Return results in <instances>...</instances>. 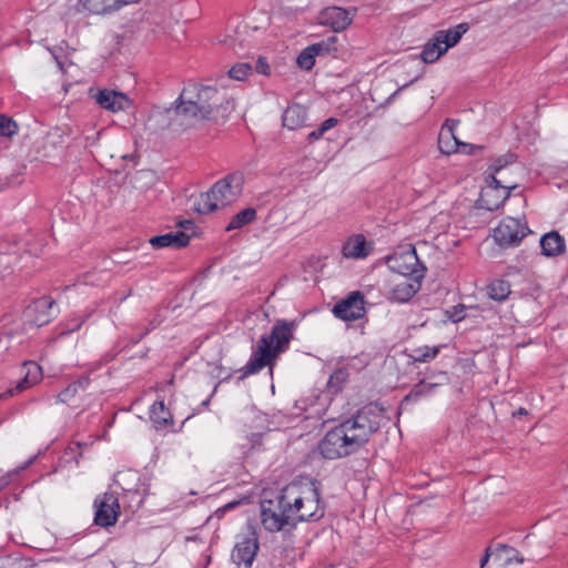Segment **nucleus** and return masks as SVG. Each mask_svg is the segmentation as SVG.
Masks as SVG:
<instances>
[{"label": "nucleus", "mask_w": 568, "mask_h": 568, "mask_svg": "<svg viewBox=\"0 0 568 568\" xmlns=\"http://www.w3.org/2000/svg\"><path fill=\"white\" fill-rule=\"evenodd\" d=\"M337 40H338L337 37L332 36L326 40H323L321 42L310 45L308 51L314 52L315 55H321V54L329 53L333 51H337V48H336Z\"/></svg>", "instance_id": "nucleus-33"}, {"label": "nucleus", "mask_w": 568, "mask_h": 568, "mask_svg": "<svg viewBox=\"0 0 568 568\" xmlns=\"http://www.w3.org/2000/svg\"><path fill=\"white\" fill-rule=\"evenodd\" d=\"M336 124H337V119H335V118L326 119L317 129H315L308 133L307 140L310 142L320 140L325 134V132L333 129Z\"/></svg>", "instance_id": "nucleus-35"}, {"label": "nucleus", "mask_w": 568, "mask_h": 568, "mask_svg": "<svg viewBox=\"0 0 568 568\" xmlns=\"http://www.w3.org/2000/svg\"><path fill=\"white\" fill-rule=\"evenodd\" d=\"M443 42L436 41V33L434 37L425 44L424 50L420 54L422 60L426 63H433L437 61L446 51L443 50Z\"/></svg>", "instance_id": "nucleus-31"}, {"label": "nucleus", "mask_w": 568, "mask_h": 568, "mask_svg": "<svg viewBox=\"0 0 568 568\" xmlns=\"http://www.w3.org/2000/svg\"><path fill=\"white\" fill-rule=\"evenodd\" d=\"M150 477L144 474H140L136 470H125L119 471L115 475L114 483L120 486L123 491H130L134 488H140V486H150Z\"/></svg>", "instance_id": "nucleus-20"}, {"label": "nucleus", "mask_w": 568, "mask_h": 568, "mask_svg": "<svg viewBox=\"0 0 568 568\" xmlns=\"http://www.w3.org/2000/svg\"><path fill=\"white\" fill-rule=\"evenodd\" d=\"M367 254L366 241L363 235L351 237L343 245V255L347 258H363Z\"/></svg>", "instance_id": "nucleus-25"}, {"label": "nucleus", "mask_w": 568, "mask_h": 568, "mask_svg": "<svg viewBox=\"0 0 568 568\" xmlns=\"http://www.w3.org/2000/svg\"><path fill=\"white\" fill-rule=\"evenodd\" d=\"M201 111L202 109H163L166 118H171L172 114L180 118L197 116Z\"/></svg>", "instance_id": "nucleus-42"}, {"label": "nucleus", "mask_w": 568, "mask_h": 568, "mask_svg": "<svg viewBox=\"0 0 568 568\" xmlns=\"http://www.w3.org/2000/svg\"><path fill=\"white\" fill-rule=\"evenodd\" d=\"M341 7H328L321 11L318 21L321 24L332 28L335 32L344 31L353 21L355 13Z\"/></svg>", "instance_id": "nucleus-14"}, {"label": "nucleus", "mask_w": 568, "mask_h": 568, "mask_svg": "<svg viewBox=\"0 0 568 568\" xmlns=\"http://www.w3.org/2000/svg\"><path fill=\"white\" fill-rule=\"evenodd\" d=\"M292 494L290 490V485H286L280 490L276 491H270L264 493V496L261 500L262 507H271L275 513H284V515H290L291 518H293V510L288 509L291 508V503H293L294 507L297 508L295 503H298L297 499L292 498Z\"/></svg>", "instance_id": "nucleus-13"}, {"label": "nucleus", "mask_w": 568, "mask_h": 568, "mask_svg": "<svg viewBox=\"0 0 568 568\" xmlns=\"http://www.w3.org/2000/svg\"><path fill=\"white\" fill-rule=\"evenodd\" d=\"M18 132L17 122L6 114L0 113V135L11 138Z\"/></svg>", "instance_id": "nucleus-34"}, {"label": "nucleus", "mask_w": 568, "mask_h": 568, "mask_svg": "<svg viewBox=\"0 0 568 568\" xmlns=\"http://www.w3.org/2000/svg\"><path fill=\"white\" fill-rule=\"evenodd\" d=\"M387 265L390 271L398 274L397 277L424 280L427 270L418 260L415 247L390 255Z\"/></svg>", "instance_id": "nucleus-6"}, {"label": "nucleus", "mask_w": 568, "mask_h": 568, "mask_svg": "<svg viewBox=\"0 0 568 568\" xmlns=\"http://www.w3.org/2000/svg\"><path fill=\"white\" fill-rule=\"evenodd\" d=\"M209 404H210V397H209V398H206L205 400H203V402L201 403V405H202L203 407H207V406H209Z\"/></svg>", "instance_id": "nucleus-51"}, {"label": "nucleus", "mask_w": 568, "mask_h": 568, "mask_svg": "<svg viewBox=\"0 0 568 568\" xmlns=\"http://www.w3.org/2000/svg\"><path fill=\"white\" fill-rule=\"evenodd\" d=\"M467 30L468 26L466 23H460L449 30H439L436 32V41L443 42V50L447 51L459 42L462 36L466 33Z\"/></svg>", "instance_id": "nucleus-23"}, {"label": "nucleus", "mask_w": 568, "mask_h": 568, "mask_svg": "<svg viewBox=\"0 0 568 568\" xmlns=\"http://www.w3.org/2000/svg\"><path fill=\"white\" fill-rule=\"evenodd\" d=\"M150 486H140L130 491H123L121 496L122 504L128 507L132 513L140 509L148 496Z\"/></svg>", "instance_id": "nucleus-24"}, {"label": "nucleus", "mask_w": 568, "mask_h": 568, "mask_svg": "<svg viewBox=\"0 0 568 568\" xmlns=\"http://www.w3.org/2000/svg\"><path fill=\"white\" fill-rule=\"evenodd\" d=\"M150 418L156 428H163L173 424L172 414L166 409L164 402H155L150 408Z\"/></svg>", "instance_id": "nucleus-28"}, {"label": "nucleus", "mask_w": 568, "mask_h": 568, "mask_svg": "<svg viewBox=\"0 0 568 568\" xmlns=\"http://www.w3.org/2000/svg\"><path fill=\"white\" fill-rule=\"evenodd\" d=\"M258 549V534L256 529L250 525L247 531L241 535L235 542L231 552V560L239 568H252Z\"/></svg>", "instance_id": "nucleus-7"}, {"label": "nucleus", "mask_w": 568, "mask_h": 568, "mask_svg": "<svg viewBox=\"0 0 568 568\" xmlns=\"http://www.w3.org/2000/svg\"><path fill=\"white\" fill-rule=\"evenodd\" d=\"M486 291L489 298L504 302L510 294V284L505 280H494L487 285Z\"/></svg>", "instance_id": "nucleus-30"}, {"label": "nucleus", "mask_w": 568, "mask_h": 568, "mask_svg": "<svg viewBox=\"0 0 568 568\" xmlns=\"http://www.w3.org/2000/svg\"><path fill=\"white\" fill-rule=\"evenodd\" d=\"M516 160H517V154L513 153V152H507V153L498 156L497 159H495L493 164L489 166V170L491 171V174H490L491 183L495 184V187L500 186L499 181L496 179L495 174H497L499 171H501L507 165L516 162Z\"/></svg>", "instance_id": "nucleus-32"}, {"label": "nucleus", "mask_w": 568, "mask_h": 568, "mask_svg": "<svg viewBox=\"0 0 568 568\" xmlns=\"http://www.w3.org/2000/svg\"><path fill=\"white\" fill-rule=\"evenodd\" d=\"M306 109H284L282 124L288 130H296L306 125Z\"/></svg>", "instance_id": "nucleus-26"}, {"label": "nucleus", "mask_w": 568, "mask_h": 568, "mask_svg": "<svg viewBox=\"0 0 568 568\" xmlns=\"http://www.w3.org/2000/svg\"><path fill=\"white\" fill-rule=\"evenodd\" d=\"M438 387L436 383H427L425 381H420L415 384L410 392L404 397L403 405L408 403H417L424 397L432 395L435 389Z\"/></svg>", "instance_id": "nucleus-27"}, {"label": "nucleus", "mask_w": 568, "mask_h": 568, "mask_svg": "<svg viewBox=\"0 0 568 568\" xmlns=\"http://www.w3.org/2000/svg\"><path fill=\"white\" fill-rule=\"evenodd\" d=\"M77 388L80 390H85L89 385H90V377L89 375H83L81 376L80 378H78L77 381L72 382Z\"/></svg>", "instance_id": "nucleus-45"}, {"label": "nucleus", "mask_w": 568, "mask_h": 568, "mask_svg": "<svg viewBox=\"0 0 568 568\" xmlns=\"http://www.w3.org/2000/svg\"><path fill=\"white\" fill-rule=\"evenodd\" d=\"M438 353H439V348L436 346H434V347L424 346V347H420L415 351L414 358L417 362L427 363V362L434 359Z\"/></svg>", "instance_id": "nucleus-37"}, {"label": "nucleus", "mask_w": 568, "mask_h": 568, "mask_svg": "<svg viewBox=\"0 0 568 568\" xmlns=\"http://www.w3.org/2000/svg\"><path fill=\"white\" fill-rule=\"evenodd\" d=\"M79 393V389L73 383H70L58 395L59 403H69Z\"/></svg>", "instance_id": "nucleus-43"}, {"label": "nucleus", "mask_w": 568, "mask_h": 568, "mask_svg": "<svg viewBox=\"0 0 568 568\" xmlns=\"http://www.w3.org/2000/svg\"><path fill=\"white\" fill-rule=\"evenodd\" d=\"M97 508L94 514V523L101 527H110L116 523L120 504L119 498L113 493H104L94 500Z\"/></svg>", "instance_id": "nucleus-12"}, {"label": "nucleus", "mask_w": 568, "mask_h": 568, "mask_svg": "<svg viewBox=\"0 0 568 568\" xmlns=\"http://www.w3.org/2000/svg\"><path fill=\"white\" fill-rule=\"evenodd\" d=\"M530 233L526 222L507 216L494 229V240L504 247L517 246Z\"/></svg>", "instance_id": "nucleus-8"}, {"label": "nucleus", "mask_w": 568, "mask_h": 568, "mask_svg": "<svg viewBox=\"0 0 568 568\" xmlns=\"http://www.w3.org/2000/svg\"><path fill=\"white\" fill-rule=\"evenodd\" d=\"M139 1L140 0H80V3L92 13L105 14Z\"/></svg>", "instance_id": "nucleus-18"}, {"label": "nucleus", "mask_w": 568, "mask_h": 568, "mask_svg": "<svg viewBox=\"0 0 568 568\" xmlns=\"http://www.w3.org/2000/svg\"><path fill=\"white\" fill-rule=\"evenodd\" d=\"M540 246L545 256H556L565 251V239L558 232L551 231L541 236Z\"/></svg>", "instance_id": "nucleus-22"}, {"label": "nucleus", "mask_w": 568, "mask_h": 568, "mask_svg": "<svg viewBox=\"0 0 568 568\" xmlns=\"http://www.w3.org/2000/svg\"><path fill=\"white\" fill-rule=\"evenodd\" d=\"M422 282L423 280L405 276L396 277L390 282L385 298L393 304H405L419 292Z\"/></svg>", "instance_id": "nucleus-11"}, {"label": "nucleus", "mask_w": 568, "mask_h": 568, "mask_svg": "<svg viewBox=\"0 0 568 568\" xmlns=\"http://www.w3.org/2000/svg\"><path fill=\"white\" fill-rule=\"evenodd\" d=\"M110 110H111L112 112H116V111H119L120 109L112 108V109H110Z\"/></svg>", "instance_id": "nucleus-55"}, {"label": "nucleus", "mask_w": 568, "mask_h": 568, "mask_svg": "<svg viewBox=\"0 0 568 568\" xmlns=\"http://www.w3.org/2000/svg\"><path fill=\"white\" fill-rule=\"evenodd\" d=\"M314 62L315 54L314 52L308 51V47L304 49L297 57V64L304 70H310L314 65Z\"/></svg>", "instance_id": "nucleus-40"}, {"label": "nucleus", "mask_w": 568, "mask_h": 568, "mask_svg": "<svg viewBox=\"0 0 568 568\" xmlns=\"http://www.w3.org/2000/svg\"><path fill=\"white\" fill-rule=\"evenodd\" d=\"M237 503H229L225 508H233Z\"/></svg>", "instance_id": "nucleus-52"}, {"label": "nucleus", "mask_w": 568, "mask_h": 568, "mask_svg": "<svg viewBox=\"0 0 568 568\" xmlns=\"http://www.w3.org/2000/svg\"><path fill=\"white\" fill-rule=\"evenodd\" d=\"M483 207H485L486 210L488 211H493L494 209H497L499 206V204H495L494 206L493 205H481Z\"/></svg>", "instance_id": "nucleus-50"}, {"label": "nucleus", "mask_w": 568, "mask_h": 568, "mask_svg": "<svg viewBox=\"0 0 568 568\" xmlns=\"http://www.w3.org/2000/svg\"><path fill=\"white\" fill-rule=\"evenodd\" d=\"M88 94L97 104L101 106H125L138 103L128 94L115 90H94L93 88H91L88 91Z\"/></svg>", "instance_id": "nucleus-16"}, {"label": "nucleus", "mask_w": 568, "mask_h": 568, "mask_svg": "<svg viewBox=\"0 0 568 568\" xmlns=\"http://www.w3.org/2000/svg\"><path fill=\"white\" fill-rule=\"evenodd\" d=\"M244 175L240 171L229 173L215 182L211 189L201 193L194 202V210L201 214L211 213L235 202L242 194Z\"/></svg>", "instance_id": "nucleus-3"}, {"label": "nucleus", "mask_w": 568, "mask_h": 568, "mask_svg": "<svg viewBox=\"0 0 568 568\" xmlns=\"http://www.w3.org/2000/svg\"><path fill=\"white\" fill-rule=\"evenodd\" d=\"M384 419V409L368 404L331 428L318 443V452L325 459H338L358 452L375 434Z\"/></svg>", "instance_id": "nucleus-1"}, {"label": "nucleus", "mask_w": 568, "mask_h": 568, "mask_svg": "<svg viewBox=\"0 0 568 568\" xmlns=\"http://www.w3.org/2000/svg\"><path fill=\"white\" fill-rule=\"evenodd\" d=\"M498 549H508V546H506V545H499V546H498Z\"/></svg>", "instance_id": "nucleus-54"}, {"label": "nucleus", "mask_w": 568, "mask_h": 568, "mask_svg": "<svg viewBox=\"0 0 568 568\" xmlns=\"http://www.w3.org/2000/svg\"><path fill=\"white\" fill-rule=\"evenodd\" d=\"M334 316L344 322H354L365 316V297L359 291L351 292L336 303L332 310Z\"/></svg>", "instance_id": "nucleus-10"}, {"label": "nucleus", "mask_w": 568, "mask_h": 568, "mask_svg": "<svg viewBox=\"0 0 568 568\" xmlns=\"http://www.w3.org/2000/svg\"><path fill=\"white\" fill-rule=\"evenodd\" d=\"M256 215H257V213L254 207L243 209L231 219V221L226 225L225 230L227 232H230V231L242 229L245 225L255 221Z\"/></svg>", "instance_id": "nucleus-29"}, {"label": "nucleus", "mask_w": 568, "mask_h": 568, "mask_svg": "<svg viewBox=\"0 0 568 568\" xmlns=\"http://www.w3.org/2000/svg\"><path fill=\"white\" fill-rule=\"evenodd\" d=\"M189 242L190 236L182 231L155 235L149 240V243L152 245L153 248H181L186 246Z\"/></svg>", "instance_id": "nucleus-19"}, {"label": "nucleus", "mask_w": 568, "mask_h": 568, "mask_svg": "<svg viewBox=\"0 0 568 568\" xmlns=\"http://www.w3.org/2000/svg\"><path fill=\"white\" fill-rule=\"evenodd\" d=\"M296 327L295 321L277 320L271 333L261 336L256 351L242 368L243 377L258 373L280 354L286 352Z\"/></svg>", "instance_id": "nucleus-2"}, {"label": "nucleus", "mask_w": 568, "mask_h": 568, "mask_svg": "<svg viewBox=\"0 0 568 568\" xmlns=\"http://www.w3.org/2000/svg\"><path fill=\"white\" fill-rule=\"evenodd\" d=\"M490 555H491V549H490V547H488L485 551V555L480 559V568H484L486 566V564L489 561Z\"/></svg>", "instance_id": "nucleus-48"}, {"label": "nucleus", "mask_w": 568, "mask_h": 568, "mask_svg": "<svg viewBox=\"0 0 568 568\" xmlns=\"http://www.w3.org/2000/svg\"><path fill=\"white\" fill-rule=\"evenodd\" d=\"M224 100L217 89L190 84L180 93L175 106H222Z\"/></svg>", "instance_id": "nucleus-5"}, {"label": "nucleus", "mask_w": 568, "mask_h": 568, "mask_svg": "<svg viewBox=\"0 0 568 568\" xmlns=\"http://www.w3.org/2000/svg\"><path fill=\"white\" fill-rule=\"evenodd\" d=\"M162 322H163V318L159 314L154 315L149 321L148 326L142 332H140L139 334H136L135 336L132 337V342L134 344L139 343L144 336H146L149 333H151L153 329H155L158 326H160Z\"/></svg>", "instance_id": "nucleus-39"}, {"label": "nucleus", "mask_w": 568, "mask_h": 568, "mask_svg": "<svg viewBox=\"0 0 568 568\" xmlns=\"http://www.w3.org/2000/svg\"><path fill=\"white\" fill-rule=\"evenodd\" d=\"M458 121L454 119H447L445 123L443 124L442 129L449 130L450 133H455V129L458 125Z\"/></svg>", "instance_id": "nucleus-47"}, {"label": "nucleus", "mask_w": 568, "mask_h": 568, "mask_svg": "<svg viewBox=\"0 0 568 568\" xmlns=\"http://www.w3.org/2000/svg\"><path fill=\"white\" fill-rule=\"evenodd\" d=\"M516 561H517V562H519V564H521V562H524V558H523V557H517V558H516Z\"/></svg>", "instance_id": "nucleus-53"}, {"label": "nucleus", "mask_w": 568, "mask_h": 568, "mask_svg": "<svg viewBox=\"0 0 568 568\" xmlns=\"http://www.w3.org/2000/svg\"><path fill=\"white\" fill-rule=\"evenodd\" d=\"M55 315V302L50 296L32 301L23 311V321L31 326L41 327L49 324Z\"/></svg>", "instance_id": "nucleus-9"}, {"label": "nucleus", "mask_w": 568, "mask_h": 568, "mask_svg": "<svg viewBox=\"0 0 568 568\" xmlns=\"http://www.w3.org/2000/svg\"><path fill=\"white\" fill-rule=\"evenodd\" d=\"M465 305L458 304L446 310L445 314L453 323H458L465 318Z\"/></svg>", "instance_id": "nucleus-41"}, {"label": "nucleus", "mask_w": 568, "mask_h": 568, "mask_svg": "<svg viewBox=\"0 0 568 568\" xmlns=\"http://www.w3.org/2000/svg\"><path fill=\"white\" fill-rule=\"evenodd\" d=\"M87 317H75L67 323L63 334H70L81 328V326L84 324Z\"/></svg>", "instance_id": "nucleus-44"}, {"label": "nucleus", "mask_w": 568, "mask_h": 568, "mask_svg": "<svg viewBox=\"0 0 568 568\" xmlns=\"http://www.w3.org/2000/svg\"><path fill=\"white\" fill-rule=\"evenodd\" d=\"M348 373L346 369H336L328 379V387L333 392H338L342 389V384L346 381Z\"/></svg>", "instance_id": "nucleus-38"}, {"label": "nucleus", "mask_w": 568, "mask_h": 568, "mask_svg": "<svg viewBox=\"0 0 568 568\" xmlns=\"http://www.w3.org/2000/svg\"><path fill=\"white\" fill-rule=\"evenodd\" d=\"M527 414H528V412H527L526 408L519 407L516 412L513 413V416L514 417H520V416H525Z\"/></svg>", "instance_id": "nucleus-49"}, {"label": "nucleus", "mask_w": 568, "mask_h": 568, "mask_svg": "<svg viewBox=\"0 0 568 568\" xmlns=\"http://www.w3.org/2000/svg\"><path fill=\"white\" fill-rule=\"evenodd\" d=\"M252 73L248 63H237L229 70V77L236 81H244Z\"/></svg>", "instance_id": "nucleus-36"}, {"label": "nucleus", "mask_w": 568, "mask_h": 568, "mask_svg": "<svg viewBox=\"0 0 568 568\" xmlns=\"http://www.w3.org/2000/svg\"><path fill=\"white\" fill-rule=\"evenodd\" d=\"M256 71L261 74L267 75L270 73V65L264 58H260L256 62Z\"/></svg>", "instance_id": "nucleus-46"}, {"label": "nucleus", "mask_w": 568, "mask_h": 568, "mask_svg": "<svg viewBox=\"0 0 568 568\" xmlns=\"http://www.w3.org/2000/svg\"><path fill=\"white\" fill-rule=\"evenodd\" d=\"M438 149L440 153L446 155L453 154L455 152L474 154L475 150H483V146L469 143H462L456 138L455 133H450L449 130L446 129H440L438 134Z\"/></svg>", "instance_id": "nucleus-15"}, {"label": "nucleus", "mask_w": 568, "mask_h": 568, "mask_svg": "<svg viewBox=\"0 0 568 568\" xmlns=\"http://www.w3.org/2000/svg\"><path fill=\"white\" fill-rule=\"evenodd\" d=\"M23 368L26 369V374L22 379L18 382L14 388L8 390L10 395H13L14 392H22L34 384H37L42 377V368L36 362L29 361L23 364Z\"/></svg>", "instance_id": "nucleus-21"}, {"label": "nucleus", "mask_w": 568, "mask_h": 568, "mask_svg": "<svg viewBox=\"0 0 568 568\" xmlns=\"http://www.w3.org/2000/svg\"><path fill=\"white\" fill-rule=\"evenodd\" d=\"M290 490L292 498L298 501L295 503L297 508L294 507L293 503H291L290 508L293 510L295 525L302 521H317L324 516V505L317 480H313L311 487L305 490H302L298 485L290 484Z\"/></svg>", "instance_id": "nucleus-4"}, {"label": "nucleus", "mask_w": 568, "mask_h": 568, "mask_svg": "<svg viewBox=\"0 0 568 568\" xmlns=\"http://www.w3.org/2000/svg\"><path fill=\"white\" fill-rule=\"evenodd\" d=\"M271 509V507L260 506L261 523L265 530L276 532L283 530L286 526H296L294 518H291L290 515L277 514L274 509Z\"/></svg>", "instance_id": "nucleus-17"}]
</instances>
